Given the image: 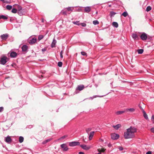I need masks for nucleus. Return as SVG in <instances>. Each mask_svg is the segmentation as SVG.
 Segmentation results:
<instances>
[{
	"mask_svg": "<svg viewBox=\"0 0 154 154\" xmlns=\"http://www.w3.org/2000/svg\"><path fill=\"white\" fill-rule=\"evenodd\" d=\"M97 13H98V12L97 11L96 12V14H97Z\"/></svg>",
	"mask_w": 154,
	"mask_h": 154,
	"instance_id": "58",
	"label": "nucleus"
},
{
	"mask_svg": "<svg viewBox=\"0 0 154 154\" xmlns=\"http://www.w3.org/2000/svg\"><path fill=\"white\" fill-rule=\"evenodd\" d=\"M17 9H18V11H20L21 10V9H22V8L21 6L18 5V7H17Z\"/></svg>",
	"mask_w": 154,
	"mask_h": 154,
	"instance_id": "40",
	"label": "nucleus"
},
{
	"mask_svg": "<svg viewBox=\"0 0 154 154\" xmlns=\"http://www.w3.org/2000/svg\"><path fill=\"white\" fill-rule=\"evenodd\" d=\"M80 144L79 142H72L69 143V145L70 146H74Z\"/></svg>",
	"mask_w": 154,
	"mask_h": 154,
	"instance_id": "5",
	"label": "nucleus"
},
{
	"mask_svg": "<svg viewBox=\"0 0 154 154\" xmlns=\"http://www.w3.org/2000/svg\"><path fill=\"white\" fill-rule=\"evenodd\" d=\"M10 56L11 57L15 58L17 56V53L14 51L12 52L10 54Z\"/></svg>",
	"mask_w": 154,
	"mask_h": 154,
	"instance_id": "13",
	"label": "nucleus"
},
{
	"mask_svg": "<svg viewBox=\"0 0 154 154\" xmlns=\"http://www.w3.org/2000/svg\"><path fill=\"white\" fill-rule=\"evenodd\" d=\"M78 22H76V23L75 24H77V25H79V24H78Z\"/></svg>",
	"mask_w": 154,
	"mask_h": 154,
	"instance_id": "54",
	"label": "nucleus"
},
{
	"mask_svg": "<svg viewBox=\"0 0 154 154\" xmlns=\"http://www.w3.org/2000/svg\"><path fill=\"white\" fill-rule=\"evenodd\" d=\"M37 41V39L35 38H32L31 39H30L29 41L28 42L29 44L30 45H33L35 44Z\"/></svg>",
	"mask_w": 154,
	"mask_h": 154,
	"instance_id": "6",
	"label": "nucleus"
},
{
	"mask_svg": "<svg viewBox=\"0 0 154 154\" xmlns=\"http://www.w3.org/2000/svg\"><path fill=\"white\" fill-rule=\"evenodd\" d=\"M61 148L63 149V150L64 151H67L68 149V148L66 146V144L65 143H63L60 145Z\"/></svg>",
	"mask_w": 154,
	"mask_h": 154,
	"instance_id": "8",
	"label": "nucleus"
},
{
	"mask_svg": "<svg viewBox=\"0 0 154 154\" xmlns=\"http://www.w3.org/2000/svg\"><path fill=\"white\" fill-rule=\"evenodd\" d=\"M94 131H91L90 132L89 135V140H91L94 136Z\"/></svg>",
	"mask_w": 154,
	"mask_h": 154,
	"instance_id": "18",
	"label": "nucleus"
},
{
	"mask_svg": "<svg viewBox=\"0 0 154 154\" xmlns=\"http://www.w3.org/2000/svg\"><path fill=\"white\" fill-rule=\"evenodd\" d=\"M5 140L6 143H10L12 142V139L11 137L8 135L6 137H5Z\"/></svg>",
	"mask_w": 154,
	"mask_h": 154,
	"instance_id": "7",
	"label": "nucleus"
},
{
	"mask_svg": "<svg viewBox=\"0 0 154 154\" xmlns=\"http://www.w3.org/2000/svg\"><path fill=\"white\" fill-rule=\"evenodd\" d=\"M151 120L152 121H154V115H153L151 117Z\"/></svg>",
	"mask_w": 154,
	"mask_h": 154,
	"instance_id": "47",
	"label": "nucleus"
},
{
	"mask_svg": "<svg viewBox=\"0 0 154 154\" xmlns=\"http://www.w3.org/2000/svg\"><path fill=\"white\" fill-rule=\"evenodd\" d=\"M98 97L97 96H94L93 97H90V98H91V99H93V98H95V97Z\"/></svg>",
	"mask_w": 154,
	"mask_h": 154,
	"instance_id": "51",
	"label": "nucleus"
},
{
	"mask_svg": "<svg viewBox=\"0 0 154 154\" xmlns=\"http://www.w3.org/2000/svg\"><path fill=\"white\" fill-rule=\"evenodd\" d=\"M81 54L83 56H87V53L85 52L82 51L81 52Z\"/></svg>",
	"mask_w": 154,
	"mask_h": 154,
	"instance_id": "37",
	"label": "nucleus"
},
{
	"mask_svg": "<svg viewBox=\"0 0 154 154\" xmlns=\"http://www.w3.org/2000/svg\"><path fill=\"white\" fill-rule=\"evenodd\" d=\"M91 130V128H88L86 129V131L87 133H88Z\"/></svg>",
	"mask_w": 154,
	"mask_h": 154,
	"instance_id": "39",
	"label": "nucleus"
},
{
	"mask_svg": "<svg viewBox=\"0 0 154 154\" xmlns=\"http://www.w3.org/2000/svg\"><path fill=\"white\" fill-rule=\"evenodd\" d=\"M81 25H82V26L83 27H85L86 26V24L85 23H82Z\"/></svg>",
	"mask_w": 154,
	"mask_h": 154,
	"instance_id": "48",
	"label": "nucleus"
},
{
	"mask_svg": "<svg viewBox=\"0 0 154 154\" xmlns=\"http://www.w3.org/2000/svg\"><path fill=\"white\" fill-rule=\"evenodd\" d=\"M126 112H134L135 111V109L134 108H127L126 109H125Z\"/></svg>",
	"mask_w": 154,
	"mask_h": 154,
	"instance_id": "19",
	"label": "nucleus"
},
{
	"mask_svg": "<svg viewBox=\"0 0 154 154\" xmlns=\"http://www.w3.org/2000/svg\"><path fill=\"white\" fill-rule=\"evenodd\" d=\"M121 125L120 124H117L116 125H113V127L116 130H118L119 128L121 127Z\"/></svg>",
	"mask_w": 154,
	"mask_h": 154,
	"instance_id": "21",
	"label": "nucleus"
},
{
	"mask_svg": "<svg viewBox=\"0 0 154 154\" xmlns=\"http://www.w3.org/2000/svg\"><path fill=\"white\" fill-rule=\"evenodd\" d=\"M28 49V47L26 45H23L22 47V51L23 52H26Z\"/></svg>",
	"mask_w": 154,
	"mask_h": 154,
	"instance_id": "12",
	"label": "nucleus"
},
{
	"mask_svg": "<svg viewBox=\"0 0 154 154\" xmlns=\"http://www.w3.org/2000/svg\"><path fill=\"white\" fill-rule=\"evenodd\" d=\"M116 14V13L113 11H111L110 12V15L111 17H113Z\"/></svg>",
	"mask_w": 154,
	"mask_h": 154,
	"instance_id": "27",
	"label": "nucleus"
},
{
	"mask_svg": "<svg viewBox=\"0 0 154 154\" xmlns=\"http://www.w3.org/2000/svg\"><path fill=\"white\" fill-rule=\"evenodd\" d=\"M85 11L86 13H89L91 11V8L90 7H86L84 8Z\"/></svg>",
	"mask_w": 154,
	"mask_h": 154,
	"instance_id": "14",
	"label": "nucleus"
},
{
	"mask_svg": "<svg viewBox=\"0 0 154 154\" xmlns=\"http://www.w3.org/2000/svg\"><path fill=\"white\" fill-rule=\"evenodd\" d=\"M119 135L115 133L111 134V138L112 140H117L119 138Z\"/></svg>",
	"mask_w": 154,
	"mask_h": 154,
	"instance_id": "3",
	"label": "nucleus"
},
{
	"mask_svg": "<svg viewBox=\"0 0 154 154\" xmlns=\"http://www.w3.org/2000/svg\"><path fill=\"white\" fill-rule=\"evenodd\" d=\"M151 153H152L151 151H149L146 153V154H151Z\"/></svg>",
	"mask_w": 154,
	"mask_h": 154,
	"instance_id": "50",
	"label": "nucleus"
},
{
	"mask_svg": "<svg viewBox=\"0 0 154 154\" xmlns=\"http://www.w3.org/2000/svg\"><path fill=\"white\" fill-rule=\"evenodd\" d=\"M17 13L20 15H22L25 13V10L22 9L20 11H18Z\"/></svg>",
	"mask_w": 154,
	"mask_h": 154,
	"instance_id": "10",
	"label": "nucleus"
},
{
	"mask_svg": "<svg viewBox=\"0 0 154 154\" xmlns=\"http://www.w3.org/2000/svg\"><path fill=\"white\" fill-rule=\"evenodd\" d=\"M56 43V41L55 39H53L51 45V47L52 48L55 47Z\"/></svg>",
	"mask_w": 154,
	"mask_h": 154,
	"instance_id": "20",
	"label": "nucleus"
},
{
	"mask_svg": "<svg viewBox=\"0 0 154 154\" xmlns=\"http://www.w3.org/2000/svg\"><path fill=\"white\" fill-rule=\"evenodd\" d=\"M137 129L134 127L131 126L127 129L125 132L124 137L125 139L134 138L135 136V133L137 132Z\"/></svg>",
	"mask_w": 154,
	"mask_h": 154,
	"instance_id": "1",
	"label": "nucleus"
},
{
	"mask_svg": "<svg viewBox=\"0 0 154 154\" xmlns=\"http://www.w3.org/2000/svg\"><path fill=\"white\" fill-rule=\"evenodd\" d=\"M84 88V86L83 85H78L76 88V91L79 90L80 91L83 90Z\"/></svg>",
	"mask_w": 154,
	"mask_h": 154,
	"instance_id": "11",
	"label": "nucleus"
},
{
	"mask_svg": "<svg viewBox=\"0 0 154 154\" xmlns=\"http://www.w3.org/2000/svg\"><path fill=\"white\" fill-rule=\"evenodd\" d=\"M81 8H79L77 10L78 11H81Z\"/></svg>",
	"mask_w": 154,
	"mask_h": 154,
	"instance_id": "52",
	"label": "nucleus"
},
{
	"mask_svg": "<svg viewBox=\"0 0 154 154\" xmlns=\"http://www.w3.org/2000/svg\"><path fill=\"white\" fill-rule=\"evenodd\" d=\"M119 149L120 150L122 151L123 150V148L122 146H119Z\"/></svg>",
	"mask_w": 154,
	"mask_h": 154,
	"instance_id": "43",
	"label": "nucleus"
},
{
	"mask_svg": "<svg viewBox=\"0 0 154 154\" xmlns=\"http://www.w3.org/2000/svg\"><path fill=\"white\" fill-rule=\"evenodd\" d=\"M128 13L126 11L124 12L122 14V15L124 17H126L128 15Z\"/></svg>",
	"mask_w": 154,
	"mask_h": 154,
	"instance_id": "28",
	"label": "nucleus"
},
{
	"mask_svg": "<svg viewBox=\"0 0 154 154\" xmlns=\"http://www.w3.org/2000/svg\"><path fill=\"white\" fill-rule=\"evenodd\" d=\"M142 109V111L143 112V116L144 118L146 120H148V116L146 114L145 112L144 111V110L142 109Z\"/></svg>",
	"mask_w": 154,
	"mask_h": 154,
	"instance_id": "15",
	"label": "nucleus"
},
{
	"mask_svg": "<svg viewBox=\"0 0 154 154\" xmlns=\"http://www.w3.org/2000/svg\"><path fill=\"white\" fill-rule=\"evenodd\" d=\"M12 8V6L11 5H8L6 6V8L7 9L10 10H11Z\"/></svg>",
	"mask_w": 154,
	"mask_h": 154,
	"instance_id": "26",
	"label": "nucleus"
},
{
	"mask_svg": "<svg viewBox=\"0 0 154 154\" xmlns=\"http://www.w3.org/2000/svg\"><path fill=\"white\" fill-rule=\"evenodd\" d=\"M9 35L7 33L3 34L1 35V38L2 40H6L8 38Z\"/></svg>",
	"mask_w": 154,
	"mask_h": 154,
	"instance_id": "9",
	"label": "nucleus"
},
{
	"mask_svg": "<svg viewBox=\"0 0 154 154\" xmlns=\"http://www.w3.org/2000/svg\"><path fill=\"white\" fill-rule=\"evenodd\" d=\"M93 24L94 25H98L99 24V22L97 20H95L93 22Z\"/></svg>",
	"mask_w": 154,
	"mask_h": 154,
	"instance_id": "29",
	"label": "nucleus"
},
{
	"mask_svg": "<svg viewBox=\"0 0 154 154\" xmlns=\"http://www.w3.org/2000/svg\"><path fill=\"white\" fill-rule=\"evenodd\" d=\"M143 51V49H140L138 50V52L139 54H142Z\"/></svg>",
	"mask_w": 154,
	"mask_h": 154,
	"instance_id": "31",
	"label": "nucleus"
},
{
	"mask_svg": "<svg viewBox=\"0 0 154 154\" xmlns=\"http://www.w3.org/2000/svg\"><path fill=\"white\" fill-rule=\"evenodd\" d=\"M80 146L83 149L85 150H88L89 149L90 147L87 146L85 145H81Z\"/></svg>",
	"mask_w": 154,
	"mask_h": 154,
	"instance_id": "17",
	"label": "nucleus"
},
{
	"mask_svg": "<svg viewBox=\"0 0 154 154\" xmlns=\"http://www.w3.org/2000/svg\"><path fill=\"white\" fill-rule=\"evenodd\" d=\"M97 154H101L100 153H98Z\"/></svg>",
	"mask_w": 154,
	"mask_h": 154,
	"instance_id": "57",
	"label": "nucleus"
},
{
	"mask_svg": "<svg viewBox=\"0 0 154 154\" xmlns=\"http://www.w3.org/2000/svg\"><path fill=\"white\" fill-rule=\"evenodd\" d=\"M43 37H44V36L43 35H40L38 37V39L39 40H40L42 39Z\"/></svg>",
	"mask_w": 154,
	"mask_h": 154,
	"instance_id": "38",
	"label": "nucleus"
},
{
	"mask_svg": "<svg viewBox=\"0 0 154 154\" xmlns=\"http://www.w3.org/2000/svg\"><path fill=\"white\" fill-rule=\"evenodd\" d=\"M79 154H84V153L82 152H79Z\"/></svg>",
	"mask_w": 154,
	"mask_h": 154,
	"instance_id": "53",
	"label": "nucleus"
},
{
	"mask_svg": "<svg viewBox=\"0 0 154 154\" xmlns=\"http://www.w3.org/2000/svg\"><path fill=\"white\" fill-rule=\"evenodd\" d=\"M140 37L142 40L145 41L147 38V35L145 32H143L141 35Z\"/></svg>",
	"mask_w": 154,
	"mask_h": 154,
	"instance_id": "4",
	"label": "nucleus"
},
{
	"mask_svg": "<svg viewBox=\"0 0 154 154\" xmlns=\"http://www.w3.org/2000/svg\"><path fill=\"white\" fill-rule=\"evenodd\" d=\"M1 15H0V19H1Z\"/></svg>",
	"mask_w": 154,
	"mask_h": 154,
	"instance_id": "56",
	"label": "nucleus"
},
{
	"mask_svg": "<svg viewBox=\"0 0 154 154\" xmlns=\"http://www.w3.org/2000/svg\"><path fill=\"white\" fill-rule=\"evenodd\" d=\"M132 37L134 39H137L138 38V36L137 34L133 33L132 35Z\"/></svg>",
	"mask_w": 154,
	"mask_h": 154,
	"instance_id": "22",
	"label": "nucleus"
},
{
	"mask_svg": "<svg viewBox=\"0 0 154 154\" xmlns=\"http://www.w3.org/2000/svg\"><path fill=\"white\" fill-rule=\"evenodd\" d=\"M63 51H61L60 52V57L61 58H63Z\"/></svg>",
	"mask_w": 154,
	"mask_h": 154,
	"instance_id": "41",
	"label": "nucleus"
},
{
	"mask_svg": "<svg viewBox=\"0 0 154 154\" xmlns=\"http://www.w3.org/2000/svg\"><path fill=\"white\" fill-rule=\"evenodd\" d=\"M9 59L5 55H2L0 57V64L5 65L9 60Z\"/></svg>",
	"mask_w": 154,
	"mask_h": 154,
	"instance_id": "2",
	"label": "nucleus"
},
{
	"mask_svg": "<svg viewBox=\"0 0 154 154\" xmlns=\"http://www.w3.org/2000/svg\"><path fill=\"white\" fill-rule=\"evenodd\" d=\"M10 2L9 1L5 0L4 1L3 3H10Z\"/></svg>",
	"mask_w": 154,
	"mask_h": 154,
	"instance_id": "46",
	"label": "nucleus"
},
{
	"mask_svg": "<svg viewBox=\"0 0 154 154\" xmlns=\"http://www.w3.org/2000/svg\"><path fill=\"white\" fill-rule=\"evenodd\" d=\"M112 26L116 28H117L118 26V24L116 22H114L112 23Z\"/></svg>",
	"mask_w": 154,
	"mask_h": 154,
	"instance_id": "24",
	"label": "nucleus"
},
{
	"mask_svg": "<svg viewBox=\"0 0 154 154\" xmlns=\"http://www.w3.org/2000/svg\"><path fill=\"white\" fill-rule=\"evenodd\" d=\"M61 13L63 15H67V12L66 11H65L63 10H62L61 11Z\"/></svg>",
	"mask_w": 154,
	"mask_h": 154,
	"instance_id": "35",
	"label": "nucleus"
},
{
	"mask_svg": "<svg viewBox=\"0 0 154 154\" xmlns=\"http://www.w3.org/2000/svg\"><path fill=\"white\" fill-rule=\"evenodd\" d=\"M47 50V48H42V52H44L45 51Z\"/></svg>",
	"mask_w": 154,
	"mask_h": 154,
	"instance_id": "44",
	"label": "nucleus"
},
{
	"mask_svg": "<svg viewBox=\"0 0 154 154\" xmlns=\"http://www.w3.org/2000/svg\"><path fill=\"white\" fill-rule=\"evenodd\" d=\"M63 65V63L61 62H59L58 63V66L60 67H61Z\"/></svg>",
	"mask_w": 154,
	"mask_h": 154,
	"instance_id": "36",
	"label": "nucleus"
},
{
	"mask_svg": "<svg viewBox=\"0 0 154 154\" xmlns=\"http://www.w3.org/2000/svg\"><path fill=\"white\" fill-rule=\"evenodd\" d=\"M1 19H8V17L4 15H1Z\"/></svg>",
	"mask_w": 154,
	"mask_h": 154,
	"instance_id": "33",
	"label": "nucleus"
},
{
	"mask_svg": "<svg viewBox=\"0 0 154 154\" xmlns=\"http://www.w3.org/2000/svg\"><path fill=\"white\" fill-rule=\"evenodd\" d=\"M4 109V108L3 107H0V112H2Z\"/></svg>",
	"mask_w": 154,
	"mask_h": 154,
	"instance_id": "45",
	"label": "nucleus"
},
{
	"mask_svg": "<svg viewBox=\"0 0 154 154\" xmlns=\"http://www.w3.org/2000/svg\"><path fill=\"white\" fill-rule=\"evenodd\" d=\"M11 12L13 13H16L17 12V10L15 8H13L11 11Z\"/></svg>",
	"mask_w": 154,
	"mask_h": 154,
	"instance_id": "34",
	"label": "nucleus"
},
{
	"mask_svg": "<svg viewBox=\"0 0 154 154\" xmlns=\"http://www.w3.org/2000/svg\"><path fill=\"white\" fill-rule=\"evenodd\" d=\"M51 139H47V140H45L44 141L42 142V144H45L47 142L50 141L51 140Z\"/></svg>",
	"mask_w": 154,
	"mask_h": 154,
	"instance_id": "30",
	"label": "nucleus"
},
{
	"mask_svg": "<svg viewBox=\"0 0 154 154\" xmlns=\"http://www.w3.org/2000/svg\"><path fill=\"white\" fill-rule=\"evenodd\" d=\"M151 131L152 132L154 133V128H152L151 129Z\"/></svg>",
	"mask_w": 154,
	"mask_h": 154,
	"instance_id": "49",
	"label": "nucleus"
},
{
	"mask_svg": "<svg viewBox=\"0 0 154 154\" xmlns=\"http://www.w3.org/2000/svg\"><path fill=\"white\" fill-rule=\"evenodd\" d=\"M68 137V135H65L60 137V138L58 139V140H62L65 139L66 138H67Z\"/></svg>",
	"mask_w": 154,
	"mask_h": 154,
	"instance_id": "23",
	"label": "nucleus"
},
{
	"mask_svg": "<svg viewBox=\"0 0 154 154\" xmlns=\"http://www.w3.org/2000/svg\"><path fill=\"white\" fill-rule=\"evenodd\" d=\"M125 111H119L116 112V114L117 115H119L123 114L125 112Z\"/></svg>",
	"mask_w": 154,
	"mask_h": 154,
	"instance_id": "16",
	"label": "nucleus"
},
{
	"mask_svg": "<svg viewBox=\"0 0 154 154\" xmlns=\"http://www.w3.org/2000/svg\"><path fill=\"white\" fill-rule=\"evenodd\" d=\"M23 137L20 136L19 138V142L20 143H22L23 142Z\"/></svg>",
	"mask_w": 154,
	"mask_h": 154,
	"instance_id": "25",
	"label": "nucleus"
},
{
	"mask_svg": "<svg viewBox=\"0 0 154 154\" xmlns=\"http://www.w3.org/2000/svg\"><path fill=\"white\" fill-rule=\"evenodd\" d=\"M67 10L68 11H72V10L71 9V8L70 7L67 8Z\"/></svg>",
	"mask_w": 154,
	"mask_h": 154,
	"instance_id": "42",
	"label": "nucleus"
},
{
	"mask_svg": "<svg viewBox=\"0 0 154 154\" xmlns=\"http://www.w3.org/2000/svg\"><path fill=\"white\" fill-rule=\"evenodd\" d=\"M109 7H111V5H109Z\"/></svg>",
	"mask_w": 154,
	"mask_h": 154,
	"instance_id": "55",
	"label": "nucleus"
},
{
	"mask_svg": "<svg viewBox=\"0 0 154 154\" xmlns=\"http://www.w3.org/2000/svg\"><path fill=\"white\" fill-rule=\"evenodd\" d=\"M151 7L150 6H149L147 7L146 11L148 12L150 11L151 10Z\"/></svg>",
	"mask_w": 154,
	"mask_h": 154,
	"instance_id": "32",
	"label": "nucleus"
}]
</instances>
